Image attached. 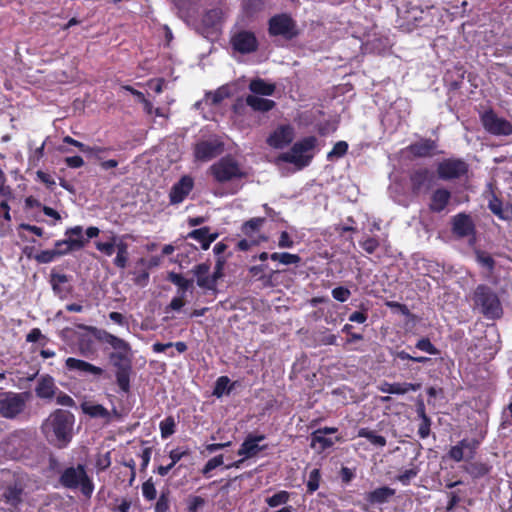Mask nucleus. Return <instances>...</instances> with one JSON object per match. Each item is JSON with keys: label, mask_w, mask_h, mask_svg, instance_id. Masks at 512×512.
<instances>
[{"label": "nucleus", "mask_w": 512, "mask_h": 512, "mask_svg": "<svg viewBox=\"0 0 512 512\" xmlns=\"http://www.w3.org/2000/svg\"><path fill=\"white\" fill-rule=\"evenodd\" d=\"M462 469L472 479H480V478H483V477L489 475L493 469V466L489 462H485V461L468 460L462 466Z\"/></svg>", "instance_id": "obj_23"}, {"label": "nucleus", "mask_w": 512, "mask_h": 512, "mask_svg": "<svg viewBox=\"0 0 512 512\" xmlns=\"http://www.w3.org/2000/svg\"><path fill=\"white\" fill-rule=\"evenodd\" d=\"M451 231L458 239L475 238L476 226L469 214L461 212L451 218Z\"/></svg>", "instance_id": "obj_12"}, {"label": "nucleus", "mask_w": 512, "mask_h": 512, "mask_svg": "<svg viewBox=\"0 0 512 512\" xmlns=\"http://www.w3.org/2000/svg\"><path fill=\"white\" fill-rule=\"evenodd\" d=\"M334 442L335 441H333L331 438L325 437V435L322 433H317V430L311 433L310 446L312 449L319 453H322L325 450L331 448L334 445Z\"/></svg>", "instance_id": "obj_36"}, {"label": "nucleus", "mask_w": 512, "mask_h": 512, "mask_svg": "<svg viewBox=\"0 0 512 512\" xmlns=\"http://www.w3.org/2000/svg\"><path fill=\"white\" fill-rule=\"evenodd\" d=\"M417 415L421 419V422L418 427V435L421 439H426L431 432V419L426 414L425 405L423 402H420L417 406Z\"/></svg>", "instance_id": "obj_33"}, {"label": "nucleus", "mask_w": 512, "mask_h": 512, "mask_svg": "<svg viewBox=\"0 0 512 512\" xmlns=\"http://www.w3.org/2000/svg\"><path fill=\"white\" fill-rule=\"evenodd\" d=\"M58 466V461L55 458H50L49 467L59 473L58 483L61 487L69 490H80L84 497L91 498L95 486L84 464L79 463L76 466H69L61 470L57 469Z\"/></svg>", "instance_id": "obj_3"}, {"label": "nucleus", "mask_w": 512, "mask_h": 512, "mask_svg": "<svg viewBox=\"0 0 512 512\" xmlns=\"http://www.w3.org/2000/svg\"><path fill=\"white\" fill-rule=\"evenodd\" d=\"M68 254L66 249H61V246H55L51 250H42L34 256V259L40 264H48L53 262L57 257Z\"/></svg>", "instance_id": "obj_37"}, {"label": "nucleus", "mask_w": 512, "mask_h": 512, "mask_svg": "<svg viewBox=\"0 0 512 512\" xmlns=\"http://www.w3.org/2000/svg\"><path fill=\"white\" fill-rule=\"evenodd\" d=\"M58 387L55 384L54 378L49 374L42 375L35 387L36 396L40 399L51 400L55 397Z\"/></svg>", "instance_id": "obj_20"}, {"label": "nucleus", "mask_w": 512, "mask_h": 512, "mask_svg": "<svg viewBox=\"0 0 512 512\" xmlns=\"http://www.w3.org/2000/svg\"><path fill=\"white\" fill-rule=\"evenodd\" d=\"M24 489L19 484L6 487L3 498L4 501L13 508H17L23 501Z\"/></svg>", "instance_id": "obj_29"}, {"label": "nucleus", "mask_w": 512, "mask_h": 512, "mask_svg": "<svg viewBox=\"0 0 512 512\" xmlns=\"http://www.w3.org/2000/svg\"><path fill=\"white\" fill-rule=\"evenodd\" d=\"M233 52L246 55L258 50L259 42L255 33L251 30L236 29L231 33L229 41Z\"/></svg>", "instance_id": "obj_7"}, {"label": "nucleus", "mask_w": 512, "mask_h": 512, "mask_svg": "<svg viewBox=\"0 0 512 512\" xmlns=\"http://www.w3.org/2000/svg\"><path fill=\"white\" fill-rule=\"evenodd\" d=\"M266 240H267V237L241 239L237 243V249L239 251H248L252 246L259 245L261 242L266 241Z\"/></svg>", "instance_id": "obj_59"}, {"label": "nucleus", "mask_w": 512, "mask_h": 512, "mask_svg": "<svg viewBox=\"0 0 512 512\" xmlns=\"http://www.w3.org/2000/svg\"><path fill=\"white\" fill-rule=\"evenodd\" d=\"M249 89L253 95H265L270 96L275 91V85L265 82L263 79L252 80L249 84Z\"/></svg>", "instance_id": "obj_39"}, {"label": "nucleus", "mask_w": 512, "mask_h": 512, "mask_svg": "<svg viewBox=\"0 0 512 512\" xmlns=\"http://www.w3.org/2000/svg\"><path fill=\"white\" fill-rule=\"evenodd\" d=\"M161 437L163 439H167L171 435H173L176 431V422L173 416H167L164 420H162L159 424Z\"/></svg>", "instance_id": "obj_47"}, {"label": "nucleus", "mask_w": 512, "mask_h": 512, "mask_svg": "<svg viewBox=\"0 0 512 512\" xmlns=\"http://www.w3.org/2000/svg\"><path fill=\"white\" fill-rule=\"evenodd\" d=\"M210 265L208 263H200L193 269V273L197 278V285L200 288L206 290H216V284L213 283V279L209 276Z\"/></svg>", "instance_id": "obj_26"}, {"label": "nucleus", "mask_w": 512, "mask_h": 512, "mask_svg": "<svg viewBox=\"0 0 512 512\" xmlns=\"http://www.w3.org/2000/svg\"><path fill=\"white\" fill-rule=\"evenodd\" d=\"M437 149V142L430 138H421L405 148L408 153L416 158H430L437 154Z\"/></svg>", "instance_id": "obj_17"}, {"label": "nucleus", "mask_w": 512, "mask_h": 512, "mask_svg": "<svg viewBox=\"0 0 512 512\" xmlns=\"http://www.w3.org/2000/svg\"><path fill=\"white\" fill-rule=\"evenodd\" d=\"M246 104L254 111L267 112L275 107V102L257 95L250 94L246 97Z\"/></svg>", "instance_id": "obj_32"}, {"label": "nucleus", "mask_w": 512, "mask_h": 512, "mask_svg": "<svg viewBox=\"0 0 512 512\" xmlns=\"http://www.w3.org/2000/svg\"><path fill=\"white\" fill-rule=\"evenodd\" d=\"M77 347L79 353L86 358H91L96 355L97 349L93 338L90 335L82 334L78 337Z\"/></svg>", "instance_id": "obj_34"}, {"label": "nucleus", "mask_w": 512, "mask_h": 512, "mask_svg": "<svg viewBox=\"0 0 512 512\" xmlns=\"http://www.w3.org/2000/svg\"><path fill=\"white\" fill-rule=\"evenodd\" d=\"M420 387H421V385L419 383H410V382L388 383V382H384L379 387V390L383 393L403 395L409 391H417L420 389Z\"/></svg>", "instance_id": "obj_27"}, {"label": "nucleus", "mask_w": 512, "mask_h": 512, "mask_svg": "<svg viewBox=\"0 0 512 512\" xmlns=\"http://www.w3.org/2000/svg\"><path fill=\"white\" fill-rule=\"evenodd\" d=\"M172 347H175L176 351L178 353H180V354L186 352L187 349H188L187 344L185 342L178 341V342H175V343H172V342H168V343L156 342V343H154L152 345V350L155 353H162V352H164L167 349L172 348Z\"/></svg>", "instance_id": "obj_43"}, {"label": "nucleus", "mask_w": 512, "mask_h": 512, "mask_svg": "<svg viewBox=\"0 0 512 512\" xmlns=\"http://www.w3.org/2000/svg\"><path fill=\"white\" fill-rule=\"evenodd\" d=\"M167 279L179 288V293L185 295L186 291L192 286V280L186 279L181 274L170 272Z\"/></svg>", "instance_id": "obj_42"}, {"label": "nucleus", "mask_w": 512, "mask_h": 512, "mask_svg": "<svg viewBox=\"0 0 512 512\" xmlns=\"http://www.w3.org/2000/svg\"><path fill=\"white\" fill-rule=\"evenodd\" d=\"M493 198L489 201V208L502 220H511L512 221V205L506 204L498 199L496 194H492Z\"/></svg>", "instance_id": "obj_30"}, {"label": "nucleus", "mask_w": 512, "mask_h": 512, "mask_svg": "<svg viewBox=\"0 0 512 512\" xmlns=\"http://www.w3.org/2000/svg\"><path fill=\"white\" fill-rule=\"evenodd\" d=\"M223 151V143L218 139L204 140L196 144L194 155L196 160L207 162Z\"/></svg>", "instance_id": "obj_15"}, {"label": "nucleus", "mask_w": 512, "mask_h": 512, "mask_svg": "<svg viewBox=\"0 0 512 512\" xmlns=\"http://www.w3.org/2000/svg\"><path fill=\"white\" fill-rule=\"evenodd\" d=\"M481 123L484 129L495 136H509L512 134V123L497 116L493 110L481 114Z\"/></svg>", "instance_id": "obj_9"}, {"label": "nucleus", "mask_w": 512, "mask_h": 512, "mask_svg": "<svg viewBox=\"0 0 512 512\" xmlns=\"http://www.w3.org/2000/svg\"><path fill=\"white\" fill-rule=\"evenodd\" d=\"M65 365L70 371H78L81 373L92 374L94 376H101L104 373V370L101 367L73 357L67 358Z\"/></svg>", "instance_id": "obj_22"}, {"label": "nucleus", "mask_w": 512, "mask_h": 512, "mask_svg": "<svg viewBox=\"0 0 512 512\" xmlns=\"http://www.w3.org/2000/svg\"><path fill=\"white\" fill-rule=\"evenodd\" d=\"M79 329L87 331L97 341L108 344L114 351L108 355L111 365L116 369V383L124 393L130 391V378L132 374V354L130 344L104 329L81 324Z\"/></svg>", "instance_id": "obj_1"}, {"label": "nucleus", "mask_w": 512, "mask_h": 512, "mask_svg": "<svg viewBox=\"0 0 512 512\" xmlns=\"http://www.w3.org/2000/svg\"><path fill=\"white\" fill-rule=\"evenodd\" d=\"M331 295L335 300L343 303L350 298L351 292L347 287L338 286L332 289Z\"/></svg>", "instance_id": "obj_60"}, {"label": "nucleus", "mask_w": 512, "mask_h": 512, "mask_svg": "<svg viewBox=\"0 0 512 512\" xmlns=\"http://www.w3.org/2000/svg\"><path fill=\"white\" fill-rule=\"evenodd\" d=\"M228 96H229L228 89L225 87H221L214 92L207 93L206 101L212 105H217V104L221 103Z\"/></svg>", "instance_id": "obj_51"}, {"label": "nucleus", "mask_w": 512, "mask_h": 512, "mask_svg": "<svg viewBox=\"0 0 512 512\" xmlns=\"http://www.w3.org/2000/svg\"><path fill=\"white\" fill-rule=\"evenodd\" d=\"M359 245L367 254H373L379 248L380 242L376 237H366Z\"/></svg>", "instance_id": "obj_56"}, {"label": "nucleus", "mask_w": 512, "mask_h": 512, "mask_svg": "<svg viewBox=\"0 0 512 512\" xmlns=\"http://www.w3.org/2000/svg\"><path fill=\"white\" fill-rule=\"evenodd\" d=\"M294 138V130L291 126H280L268 138V143L274 148H283L290 144Z\"/></svg>", "instance_id": "obj_21"}, {"label": "nucleus", "mask_w": 512, "mask_h": 512, "mask_svg": "<svg viewBox=\"0 0 512 512\" xmlns=\"http://www.w3.org/2000/svg\"><path fill=\"white\" fill-rule=\"evenodd\" d=\"M74 425L75 415L72 412L56 409L43 421L41 431L50 445L64 449L74 437Z\"/></svg>", "instance_id": "obj_2"}, {"label": "nucleus", "mask_w": 512, "mask_h": 512, "mask_svg": "<svg viewBox=\"0 0 512 512\" xmlns=\"http://www.w3.org/2000/svg\"><path fill=\"white\" fill-rule=\"evenodd\" d=\"M0 399V415L6 419H14L25 408V400L20 393L8 392Z\"/></svg>", "instance_id": "obj_14"}, {"label": "nucleus", "mask_w": 512, "mask_h": 512, "mask_svg": "<svg viewBox=\"0 0 512 512\" xmlns=\"http://www.w3.org/2000/svg\"><path fill=\"white\" fill-rule=\"evenodd\" d=\"M419 468L417 466H413L409 469H406L402 473L396 476V480L399 481L402 485L407 486L410 484L411 479L415 478L419 473Z\"/></svg>", "instance_id": "obj_53"}, {"label": "nucleus", "mask_w": 512, "mask_h": 512, "mask_svg": "<svg viewBox=\"0 0 512 512\" xmlns=\"http://www.w3.org/2000/svg\"><path fill=\"white\" fill-rule=\"evenodd\" d=\"M193 188V179L183 176L172 188V192H190Z\"/></svg>", "instance_id": "obj_58"}, {"label": "nucleus", "mask_w": 512, "mask_h": 512, "mask_svg": "<svg viewBox=\"0 0 512 512\" xmlns=\"http://www.w3.org/2000/svg\"><path fill=\"white\" fill-rule=\"evenodd\" d=\"M186 238L196 240L203 250L209 249L211 243L218 238V233H210V227L205 226L190 231Z\"/></svg>", "instance_id": "obj_24"}, {"label": "nucleus", "mask_w": 512, "mask_h": 512, "mask_svg": "<svg viewBox=\"0 0 512 512\" xmlns=\"http://www.w3.org/2000/svg\"><path fill=\"white\" fill-rule=\"evenodd\" d=\"M348 150V144L345 141H339L337 142L333 149L328 153L327 158L328 160H332L334 158H340L343 157Z\"/></svg>", "instance_id": "obj_57"}, {"label": "nucleus", "mask_w": 512, "mask_h": 512, "mask_svg": "<svg viewBox=\"0 0 512 512\" xmlns=\"http://www.w3.org/2000/svg\"><path fill=\"white\" fill-rule=\"evenodd\" d=\"M358 437L366 438L375 447H384L387 444V440L384 436L377 434L375 431L369 428H360L358 430Z\"/></svg>", "instance_id": "obj_41"}, {"label": "nucleus", "mask_w": 512, "mask_h": 512, "mask_svg": "<svg viewBox=\"0 0 512 512\" xmlns=\"http://www.w3.org/2000/svg\"><path fill=\"white\" fill-rule=\"evenodd\" d=\"M71 277L66 274H61L51 271L50 274V284L52 290L56 296L60 299L67 298L73 291V287L70 284Z\"/></svg>", "instance_id": "obj_19"}, {"label": "nucleus", "mask_w": 512, "mask_h": 512, "mask_svg": "<svg viewBox=\"0 0 512 512\" xmlns=\"http://www.w3.org/2000/svg\"><path fill=\"white\" fill-rule=\"evenodd\" d=\"M265 438L264 434H248L238 449L237 454L246 459L256 456L259 452L267 449V445H259V442L263 441Z\"/></svg>", "instance_id": "obj_18"}, {"label": "nucleus", "mask_w": 512, "mask_h": 512, "mask_svg": "<svg viewBox=\"0 0 512 512\" xmlns=\"http://www.w3.org/2000/svg\"><path fill=\"white\" fill-rule=\"evenodd\" d=\"M268 269V265L262 263L260 265H253L249 267L248 273L251 279L256 281H261L264 285H269L272 281L273 275L276 271H270L269 274L266 273Z\"/></svg>", "instance_id": "obj_31"}, {"label": "nucleus", "mask_w": 512, "mask_h": 512, "mask_svg": "<svg viewBox=\"0 0 512 512\" xmlns=\"http://www.w3.org/2000/svg\"><path fill=\"white\" fill-rule=\"evenodd\" d=\"M211 170L216 180L220 182L229 181L242 175L238 163L231 157L222 158L211 167Z\"/></svg>", "instance_id": "obj_13"}, {"label": "nucleus", "mask_w": 512, "mask_h": 512, "mask_svg": "<svg viewBox=\"0 0 512 512\" xmlns=\"http://www.w3.org/2000/svg\"><path fill=\"white\" fill-rule=\"evenodd\" d=\"M118 240H119V238L117 236H111L109 241H107V242H101V241L95 242V246H96L97 250L100 251L101 253H103L104 255L112 256L113 253L115 252Z\"/></svg>", "instance_id": "obj_46"}, {"label": "nucleus", "mask_w": 512, "mask_h": 512, "mask_svg": "<svg viewBox=\"0 0 512 512\" xmlns=\"http://www.w3.org/2000/svg\"><path fill=\"white\" fill-rule=\"evenodd\" d=\"M66 239L57 240L55 246H65L68 253L82 249L87 240L83 236L82 226H74L65 231Z\"/></svg>", "instance_id": "obj_16"}, {"label": "nucleus", "mask_w": 512, "mask_h": 512, "mask_svg": "<svg viewBox=\"0 0 512 512\" xmlns=\"http://www.w3.org/2000/svg\"><path fill=\"white\" fill-rule=\"evenodd\" d=\"M353 326L351 324H345L341 331L347 335L346 344H352L357 341H361L364 339L363 335L360 333H355L352 331Z\"/></svg>", "instance_id": "obj_61"}, {"label": "nucleus", "mask_w": 512, "mask_h": 512, "mask_svg": "<svg viewBox=\"0 0 512 512\" xmlns=\"http://www.w3.org/2000/svg\"><path fill=\"white\" fill-rule=\"evenodd\" d=\"M170 508V491L166 489L162 491L155 504V512H168Z\"/></svg>", "instance_id": "obj_52"}, {"label": "nucleus", "mask_w": 512, "mask_h": 512, "mask_svg": "<svg viewBox=\"0 0 512 512\" xmlns=\"http://www.w3.org/2000/svg\"><path fill=\"white\" fill-rule=\"evenodd\" d=\"M409 178L414 190L433 189L439 180L437 171L435 172L426 167L413 170Z\"/></svg>", "instance_id": "obj_11"}, {"label": "nucleus", "mask_w": 512, "mask_h": 512, "mask_svg": "<svg viewBox=\"0 0 512 512\" xmlns=\"http://www.w3.org/2000/svg\"><path fill=\"white\" fill-rule=\"evenodd\" d=\"M116 251L117 254L113 261L114 265L120 269L126 268L129 260V252L128 244L123 240V238H119Z\"/></svg>", "instance_id": "obj_38"}, {"label": "nucleus", "mask_w": 512, "mask_h": 512, "mask_svg": "<svg viewBox=\"0 0 512 512\" xmlns=\"http://www.w3.org/2000/svg\"><path fill=\"white\" fill-rule=\"evenodd\" d=\"M268 32L291 40L298 35L297 24L288 14H277L270 18Z\"/></svg>", "instance_id": "obj_8"}, {"label": "nucleus", "mask_w": 512, "mask_h": 512, "mask_svg": "<svg viewBox=\"0 0 512 512\" xmlns=\"http://www.w3.org/2000/svg\"><path fill=\"white\" fill-rule=\"evenodd\" d=\"M190 455V450L188 448L182 449L180 447H177L175 449H172L169 452V458L171 460V463H174V466L184 457H187Z\"/></svg>", "instance_id": "obj_64"}, {"label": "nucleus", "mask_w": 512, "mask_h": 512, "mask_svg": "<svg viewBox=\"0 0 512 512\" xmlns=\"http://www.w3.org/2000/svg\"><path fill=\"white\" fill-rule=\"evenodd\" d=\"M223 463H224V456L222 454L209 459L201 470L202 475L205 478L211 477V474H210L211 471L216 469L217 467L223 465Z\"/></svg>", "instance_id": "obj_50"}, {"label": "nucleus", "mask_w": 512, "mask_h": 512, "mask_svg": "<svg viewBox=\"0 0 512 512\" xmlns=\"http://www.w3.org/2000/svg\"><path fill=\"white\" fill-rule=\"evenodd\" d=\"M206 501L201 496L190 495L187 499L186 512H198L204 507Z\"/></svg>", "instance_id": "obj_55"}, {"label": "nucleus", "mask_w": 512, "mask_h": 512, "mask_svg": "<svg viewBox=\"0 0 512 512\" xmlns=\"http://www.w3.org/2000/svg\"><path fill=\"white\" fill-rule=\"evenodd\" d=\"M415 348L420 351L426 352L430 355H439L440 354V350L427 337L420 338L416 342Z\"/></svg>", "instance_id": "obj_49"}, {"label": "nucleus", "mask_w": 512, "mask_h": 512, "mask_svg": "<svg viewBox=\"0 0 512 512\" xmlns=\"http://www.w3.org/2000/svg\"><path fill=\"white\" fill-rule=\"evenodd\" d=\"M317 144V138L308 136L294 143L291 149L281 153L277 161L293 164L297 170L308 166L314 157V149Z\"/></svg>", "instance_id": "obj_5"}, {"label": "nucleus", "mask_w": 512, "mask_h": 512, "mask_svg": "<svg viewBox=\"0 0 512 512\" xmlns=\"http://www.w3.org/2000/svg\"><path fill=\"white\" fill-rule=\"evenodd\" d=\"M477 261L480 265L485 267L489 272H492L495 268V260L493 257L487 253H478Z\"/></svg>", "instance_id": "obj_63"}, {"label": "nucleus", "mask_w": 512, "mask_h": 512, "mask_svg": "<svg viewBox=\"0 0 512 512\" xmlns=\"http://www.w3.org/2000/svg\"><path fill=\"white\" fill-rule=\"evenodd\" d=\"M290 500V493L285 490H281L270 497L266 498V503L269 507L274 508L280 505L286 504Z\"/></svg>", "instance_id": "obj_45"}, {"label": "nucleus", "mask_w": 512, "mask_h": 512, "mask_svg": "<svg viewBox=\"0 0 512 512\" xmlns=\"http://www.w3.org/2000/svg\"><path fill=\"white\" fill-rule=\"evenodd\" d=\"M321 482V471L318 468H314L309 473V479L307 481V494L312 495L318 490Z\"/></svg>", "instance_id": "obj_48"}, {"label": "nucleus", "mask_w": 512, "mask_h": 512, "mask_svg": "<svg viewBox=\"0 0 512 512\" xmlns=\"http://www.w3.org/2000/svg\"><path fill=\"white\" fill-rule=\"evenodd\" d=\"M439 180L446 182L462 181L469 177L470 165L462 158H445L437 163Z\"/></svg>", "instance_id": "obj_6"}, {"label": "nucleus", "mask_w": 512, "mask_h": 512, "mask_svg": "<svg viewBox=\"0 0 512 512\" xmlns=\"http://www.w3.org/2000/svg\"><path fill=\"white\" fill-rule=\"evenodd\" d=\"M236 382L230 381L228 376H220L215 382L213 389V395L217 398H221L225 394H230L234 389Z\"/></svg>", "instance_id": "obj_40"}, {"label": "nucleus", "mask_w": 512, "mask_h": 512, "mask_svg": "<svg viewBox=\"0 0 512 512\" xmlns=\"http://www.w3.org/2000/svg\"><path fill=\"white\" fill-rule=\"evenodd\" d=\"M451 194H433L430 209L434 212L443 211L449 203Z\"/></svg>", "instance_id": "obj_44"}, {"label": "nucleus", "mask_w": 512, "mask_h": 512, "mask_svg": "<svg viewBox=\"0 0 512 512\" xmlns=\"http://www.w3.org/2000/svg\"><path fill=\"white\" fill-rule=\"evenodd\" d=\"M395 493V489L388 486H382L366 493L365 500L370 505H381L387 503L389 499L395 495Z\"/></svg>", "instance_id": "obj_25"}, {"label": "nucleus", "mask_w": 512, "mask_h": 512, "mask_svg": "<svg viewBox=\"0 0 512 512\" xmlns=\"http://www.w3.org/2000/svg\"><path fill=\"white\" fill-rule=\"evenodd\" d=\"M472 300L480 313L489 320H498L503 316V308L497 293L486 284H479L472 295Z\"/></svg>", "instance_id": "obj_4"}, {"label": "nucleus", "mask_w": 512, "mask_h": 512, "mask_svg": "<svg viewBox=\"0 0 512 512\" xmlns=\"http://www.w3.org/2000/svg\"><path fill=\"white\" fill-rule=\"evenodd\" d=\"M264 222H265L264 218H261V217L252 218V219L246 221L245 223H243V225L241 227V231L248 238L262 237L259 234V232H260V228L262 227Z\"/></svg>", "instance_id": "obj_35"}, {"label": "nucleus", "mask_w": 512, "mask_h": 512, "mask_svg": "<svg viewBox=\"0 0 512 512\" xmlns=\"http://www.w3.org/2000/svg\"><path fill=\"white\" fill-rule=\"evenodd\" d=\"M81 409L84 414L90 416L91 418H101L104 420L105 424L111 423L110 411L101 404L84 402L81 404Z\"/></svg>", "instance_id": "obj_28"}, {"label": "nucleus", "mask_w": 512, "mask_h": 512, "mask_svg": "<svg viewBox=\"0 0 512 512\" xmlns=\"http://www.w3.org/2000/svg\"><path fill=\"white\" fill-rule=\"evenodd\" d=\"M480 442L476 439H462L456 445L451 446L447 456L455 462L472 460L479 448Z\"/></svg>", "instance_id": "obj_10"}, {"label": "nucleus", "mask_w": 512, "mask_h": 512, "mask_svg": "<svg viewBox=\"0 0 512 512\" xmlns=\"http://www.w3.org/2000/svg\"><path fill=\"white\" fill-rule=\"evenodd\" d=\"M360 308L361 310L359 311H354L353 313L350 314L349 316V321L350 322H354V323H358V324H363L367 321L368 319V308L364 307L363 304L360 305Z\"/></svg>", "instance_id": "obj_62"}, {"label": "nucleus", "mask_w": 512, "mask_h": 512, "mask_svg": "<svg viewBox=\"0 0 512 512\" xmlns=\"http://www.w3.org/2000/svg\"><path fill=\"white\" fill-rule=\"evenodd\" d=\"M142 495H143V497H144L147 501H152V500H155V499H156L157 491H156L155 484H154V482H153L152 477H150L149 479H147V480L142 484Z\"/></svg>", "instance_id": "obj_54"}]
</instances>
